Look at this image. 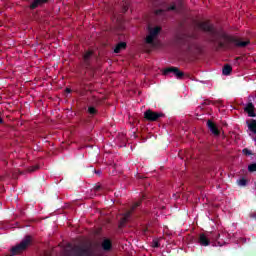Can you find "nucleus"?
I'll return each instance as SVG.
<instances>
[{
	"label": "nucleus",
	"instance_id": "1",
	"mask_svg": "<svg viewBox=\"0 0 256 256\" xmlns=\"http://www.w3.org/2000/svg\"><path fill=\"white\" fill-rule=\"evenodd\" d=\"M199 29L206 31L212 35V41L218 43L220 47H226V45H235L236 47H247L249 41L238 40L235 37L229 36L223 30L214 29L209 22H203L199 24Z\"/></svg>",
	"mask_w": 256,
	"mask_h": 256
},
{
	"label": "nucleus",
	"instance_id": "2",
	"mask_svg": "<svg viewBox=\"0 0 256 256\" xmlns=\"http://www.w3.org/2000/svg\"><path fill=\"white\" fill-rule=\"evenodd\" d=\"M159 33H161V27L159 26H148V34L146 35V43L150 47H156L158 43Z\"/></svg>",
	"mask_w": 256,
	"mask_h": 256
},
{
	"label": "nucleus",
	"instance_id": "3",
	"mask_svg": "<svg viewBox=\"0 0 256 256\" xmlns=\"http://www.w3.org/2000/svg\"><path fill=\"white\" fill-rule=\"evenodd\" d=\"M31 245L30 236H26L20 244L16 245L12 248V255H19V253H23L25 249H27Z\"/></svg>",
	"mask_w": 256,
	"mask_h": 256
},
{
	"label": "nucleus",
	"instance_id": "4",
	"mask_svg": "<svg viewBox=\"0 0 256 256\" xmlns=\"http://www.w3.org/2000/svg\"><path fill=\"white\" fill-rule=\"evenodd\" d=\"M174 75V77H176V79H183V72L179 70V68L177 67H170V68H166L163 71V75Z\"/></svg>",
	"mask_w": 256,
	"mask_h": 256
},
{
	"label": "nucleus",
	"instance_id": "5",
	"mask_svg": "<svg viewBox=\"0 0 256 256\" xmlns=\"http://www.w3.org/2000/svg\"><path fill=\"white\" fill-rule=\"evenodd\" d=\"M209 237H211V232H208L207 234H200L198 239L199 245L202 247H209V245H211V239H209Z\"/></svg>",
	"mask_w": 256,
	"mask_h": 256
},
{
	"label": "nucleus",
	"instance_id": "6",
	"mask_svg": "<svg viewBox=\"0 0 256 256\" xmlns=\"http://www.w3.org/2000/svg\"><path fill=\"white\" fill-rule=\"evenodd\" d=\"M144 117H145V119H147V121H157V119H159L160 117H163V113H158V112H154L151 110H147L144 113Z\"/></svg>",
	"mask_w": 256,
	"mask_h": 256
},
{
	"label": "nucleus",
	"instance_id": "7",
	"mask_svg": "<svg viewBox=\"0 0 256 256\" xmlns=\"http://www.w3.org/2000/svg\"><path fill=\"white\" fill-rule=\"evenodd\" d=\"M208 129L215 135V137H219V128L215 123H213L211 120H208L207 122Z\"/></svg>",
	"mask_w": 256,
	"mask_h": 256
},
{
	"label": "nucleus",
	"instance_id": "8",
	"mask_svg": "<svg viewBox=\"0 0 256 256\" xmlns=\"http://www.w3.org/2000/svg\"><path fill=\"white\" fill-rule=\"evenodd\" d=\"M244 111L248 113L249 117H255V106H253V103L247 104V106L244 108Z\"/></svg>",
	"mask_w": 256,
	"mask_h": 256
},
{
	"label": "nucleus",
	"instance_id": "9",
	"mask_svg": "<svg viewBox=\"0 0 256 256\" xmlns=\"http://www.w3.org/2000/svg\"><path fill=\"white\" fill-rule=\"evenodd\" d=\"M219 237H221V235L217 234L216 236L210 238L213 247H223V243L218 241Z\"/></svg>",
	"mask_w": 256,
	"mask_h": 256
},
{
	"label": "nucleus",
	"instance_id": "10",
	"mask_svg": "<svg viewBox=\"0 0 256 256\" xmlns=\"http://www.w3.org/2000/svg\"><path fill=\"white\" fill-rule=\"evenodd\" d=\"M248 129L256 135V120L247 121Z\"/></svg>",
	"mask_w": 256,
	"mask_h": 256
},
{
	"label": "nucleus",
	"instance_id": "11",
	"mask_svg": "<svg viewBox=\"0 0 256 256\" xmlns=\"http://www.w3.org/2000/svg\"><path fill=\"white\" fill-rule=\"evenodd\" d=\"M44 3H47V0H34L30 5V7L32 9H37V7L43 5Z\"/></svg>",
	"mask_w": 256,
	"mask_h": 256
},
{
	"label": "nucleus",
	"instance_id": "12",
	"mask_svg": "<svg viewBox=\"0 0 256 256\" xmlns=\"http://www.w3.org/2000/svg\"><path fill=\"white\" fill-rule=\"evenodd\" d=\"M125 47H127V44L125 42L117 44V46L114 49V53H121V50L125 49Z\"/></svg>",
	"mask_w": 256,
	"mask_h": 256
},
{
	"label": "nucleus",
	"instance_id": "13",
	"mask_svg": "<svg viewBox=\"0 0 256 256\" xmlns=\"http://www.w3.org/2000/svg\"><path fill=\"white\" fill-rule=\"evenodd\" d=\"M131 216V212H126L125 215L120 220V227H123L127 223V219Z\"/></svg>",
	"mask_w": 256,
	"mask_h": 256
},
{
	"label": "nucleus",
	"instance_id": "14",
	"mask_svg": "<svg viewBox=\"0 0 256 256\" xmlns=\"http://www.w3.org/2000/svg\"><path fill=\"white\" fill-rule=\"evenodd\" d=\"M102 247L105 251H109V249H111V241H109L108 239H105L102 242Z\"/></svg>",
	"mask_w": 256,
	"mask_h": 256
},
{
	"label": "nucleus",
	"instance_id": "15",
	"mask_svg": "<svg viewBox=\"0 0 256 256\" xmlns=\"http://www.w3.org/2000/svg\"><path fill=\"white\" fill-rule=\"evenodd\" d=\"M231 71H232L231 66L230 65H226L223 68V75H229L231 73Z\"/></svg>",
	"mask_w": 256,
	"mask_h": 256
},
{
	"label": "nucleus",
	"instance_id": "16",
	"mask_svg": "<svg viewBox=\"0 0 256 256\" xmlns=\"http://www.w3.org/2000/svg\"><path fill=\"white\" fill-rule=\"evenodd\" d=\"M91 55H93V52L88 51L84 54V61H89L91 59Z\"/></svg>",
	"mask_w": 256,
	"mask_h": 256
},
{
	"label": "nucleus",
	"instance_id": "17",
	"mask_svg": "<svg viewBox=\"0 0 256 256\" xmlns=\"http://www.w3.org/2000/svg\"><path fill=\"white\" fill-rule=\"evenodd\" d=\"M160 243H161V239H154L152 241V247H159L160 246Z\"/></svg>",
	"mask_w": 256,
	"mask_h": 256
},
{
	"label": "nucleus",
	"instance_id": "18",
	"mask_svg": "<svg viewBox=\"0 0 256 256\" xmlns=\"http://www.w3.org/2000/svg\"><path fill=\"white\" fill-rule=\"evenodd\" d=\"M238 185L240 187H245V185H247V180H245V178L238 180Z\"/></svg>",
	"mask_w": 256,
	"mask_h": 256
},
{
	"label": "nucleus",
	"instance_id": "19",
	"mask_svg": "<svg viewBox=\"0 0 256 256\" xmlns=\"http://www.w3.org/2000/svg\"><path fill=\"white\" fill-rule=\"evenodd\" d=\"M248 171H250V173H253V171H256V164H250L248 166Z\"/></svg>",
	"mask_w": 256,
	"mask_h": 256
},
{
	"label": "nucleus",
	"instance_id": "20",
	"mask_svg": "<svg viewBox=\"0 0 256 256\" xmlns=\"http://www.w3.org/2000/svg\"><path fill=\"white\" fill-rule=\"evenodd\" d=\"M88 112L90 113V115H95V113H97V110H95L94 107H89Z\"/></svg>",
	"mask_w": 256,
	"mask_h": 256
},
{
	"label": "nucleus",
	"instance_id": "21",
	"mask_svg": "<svg viewBox=\"0 0 256 256\" xmlns=\"http://www.w3.org/2000/svg\"><path fill=\"white\" fill-rule=\"evenodd\" d=\"M139 205H141V202L134 203V205L132 206V211L135 210L136 207H139Z\"/></svg>",
	"mask_w": 256,
	"mask_h": 256
},
{
	"label": "nucleus",
	"instance_id": "22",
	"mask_svg": "<svg viewBox=\"0 0 256 256\" xmlns=\"http://www.w3.org/2000/svg\"><path fill=\"white\" fill-rule=\"evenodd\" d=\"M243 153L244 155H251V152L249 151V149H244Z\"/></svg>",
	"mask_w": 256,
	"mask_h": 256
},
{
	"label": "nucleus",
	"instance_id": "23",
	"mask_svg": "<svg viewBox=\"0 0 256 256\" xmlns=\"http://www.w3.org/2000/svg\"><path fill=\"white\" fill-rule=\"evenodd\" d=\"M250 217H251L252 219H256V212L251 213V214H250Z\"/></svg>",
	"mask_w": 256,
	"mask_h": 256
},
{
	"label": "nucleus",
	"instance_id": "24",
	"mask_svg": "<svg viewBox=\"0 0 256 256\" xmlns=\"http://www.w3.org/2000/svg\"><path fill=\"white\" fill-rule=\"evenodd\" d=\"M35 169H37V167H31L28 171L32 173V171H35Z\"/></svg>",
	"mask_w": 256,
	"mask_h": 256
},
{
	"label": "nucleus",
	"instance_id": "25",
	"mask_svg": "<svg viewBox=\"0 0 256 256\" xmlns=\"http://www.w3.org/2000/svg\"><path fill=\"white\" fill-rule=\"evenodd\" d=\"M175 9V5H173L172 7L168 8V11H174Z\"/></svg>",
	"mask_w": 256,
	"mask_h": 256
},
{
	"label": "nucleus",
	"instance_id": "26",
	"mask_svg": "<svg viewBox=\"0 0 256 256\" xmlns=\"http://www.w3.org/2000/svg\"><path fill=\"white\" fill-rule=\"evenodd\" d=\"M161 11H162V10H157V11H156V15H161Z\"/></svg>",
	"mask_w": 256,
	"mask_h": 256
},
{
	"label": "nucleus",
	"instance_id": "27",
	"mask_svg": "<svg viewBox=\"0 0 256 256\" xmlns=\"http://www.w3.org/2000/svg\"><path fill=\"white\" fill-rule=\"evenodd\" d=\"M66 93H71V89L70 88H66Z\"/></svg>",
	"mask_w": 256,
	"mask_h": 256
},
{
	"label": "nucleus",
	"instance_id": "28",
	"mask_svg": "<svg viewBox=\"0 0 256 256\" xmlns=\"http://www.w3.org/2000/svg\"><path fill=\"white\" fill-rule=\"evenodd\" d=\"M3 123V119L0 117V124Z\"/></svg>",
	"mask_w": 256,
	"mask_h": 256
},
{
	"label": "nucleus",
	"instance_id": "29",
	"mask_svg": "<svg viewBox=\"0 0 256 256\" xmlns=\"http://www.w3.org/2000/svg\"><path fill=\"white\" fill-rule=\"evenodd\" d=\"M124 11H127V8H124Z\"/></svg>",
	"mask_w": 256,
	"mask_h": 256
}]
</instances>
